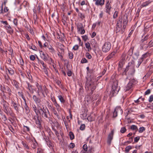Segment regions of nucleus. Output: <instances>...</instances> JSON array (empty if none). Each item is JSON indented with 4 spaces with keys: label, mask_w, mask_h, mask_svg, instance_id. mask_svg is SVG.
<instances>
[{
    "label": "nucleus",
    "mask_w": 153,
    "mask_h": 153,
    "mask_svg": "<svg viewBox=\"0 0 153 153\" xmlns=\"http://www.w3.org/2000/svg\"><path fill=\"white\" fill-rule=\"evenodd\" d=\"M118 83L117 81L114 82L112 87V91L111 92V96H115L118 93L120 88L117 86Z\"/></svg>",
    "instance_id": "nucleus-1"
},
{
    "label": "nucleus",
    "mask_w": 153,
    "mask_h": 153,
    "mask_svg": "<svg viewBox=\"0 0 153 153\" xmlns=\"http://www.w3.org/2000/svg\"><path fill=\"white\" fill-rule=\"evenodd\" d=\"M37 90L36 92L39 95H40V93H41L44 97H45V96L44 94V92H46L47 88L45 87H42L41 85H39L38 83L36 84Z\"/></svg>",
    "instance_id": "nucleus-2"
},
{
    "label": "nucleus",
    "mask_w": 153,
    "mask_h": 153,
    "mask_svg": "<svg viewBox=\"0 0 153 153\" xmlns=\"http://www.w3.org/2000/svg\"><path fill=\"white\" fill-rule=\"evenodd\" d=\"M111 45L110 42H107L105 43L102 47V51L105 52H108L111 48Z\"/></svg>",
    "instance_id": "nucleus-3"
},
{
    "label": "nucleus",
    "mask_w": 153,
    "mask_h": 153,
    "mask_svg": "<svg viewBox=\"0 0 153 153\" xmlns=\"http://www.w3.org/2000/svg\"><path fill=\"white\" fill-rule=\"evenodd\" d=\"M119 20L123 22V29H122V32H123V30L125 28L127 23V15H124Z\"/></svg>",
    "instance_id": "nucleus-4"
},
{
    "label": "nucleus",
    "mask_w": 153,
    "mask_h": 153,
    "mask_svg": "<svg viewBox=\"0 0 153 153\" xmlns=\"http://www.w3.org/2000/svg\"><path fill=\"white\" fill-rule=\"evenodd\" d=\"M122 26V21H120V20H119L117 22L116 26L115 28V31L116 33H118L121 30H122V28L121 29V27ZM124 30H123V31L122 32V30L121 31V33H122L124 31Z\"/></svg>",
    "instance_id": "nucleus-5"
},
{
    "label": "nucleus",
    "mask_w": 153,
    "mask_h": 153,
    "mask_svg": "<svg viewBox=\"0 0 153 153\" xmlns=\"http://www.w3.org/2000/svg\"><path fill=\"white\" fill-rule=\"evenodd\" d=\"M123 113V111L120 107H117L115 109L113 113V117H116L118 114H121Z\"/></svg>",
    "instance_id": "nucleus-6"
},
{
    "label": "nucleus",
    "mask_w": 153,
    "mask_h": 153,
    "mask_svg": "<svg viewBox=\"0 0 153 153\" xmlns=\"http://www.w3.org/2000/svg\"><path fill=\"white\" fill-rule=\"evenodd\" d=\"M40 57L44 60L45 61H46L48 60V56L47 54L45 53L42 51H40Z\"/></svg>",
    "instance_id": "nucleus-7"
},
{
    "label": "nucleus",
    "mask_w": 153,
    "mask_h": 153,
    "mask_svg": "<svg viewBox=\"0 0 153 153\" xmlns=\"http://www.w3.org/2000/svg\"><path fill=\"white\" fill-rule=\"evenodd\" d=\"M110 2L108 0L106 2L105 5V11L106 12L108 13H109L111 9V7L110 5Z\"/></svg>",
    "instance_id": "nucleus-8"
},
{
    "label": "nucleus",
    "mask_w": 153,
    "mask_h": 153,
    "mask_svg": "<svg viewBox=\"0 0 153 153\" xmlns=\"http://www.w3.org/2000/svg\"><path fill=\"white\" fill-rule=\"evenodd\" d=\"M114 131H111L110 133L109 134L108 137V139L107 140V143L109 144H110L111 141L113 137L114 134Z\"/></svg>",
    "instance_id": "nucleus-9"
},
{
    "label": "nucleus",
    "mask_w": 153,
    "mask_h": 153,
    "mask_svg": "<svg viewBox=\"0 0 153 153\" xmlns=\"http://www.w3.org/2000/svg\"><path fill=\"white\" fill-rule=\"evenodd\" d=\"M78 32H79L81 34H84L85 32V30L83 27L82 25L80 24L79 26L78 27Z\"/></svg>",
    "instance_id": "nucleus-10"
},
{
    "label": "nucleus",
    "mask_w": 153,
    "mask_h": 153,
    "mask_svg": "<svg viewBox=\"0 0 153 153\" xmlns=\"http://www.w3.org/2000/svg\"><path fill=\"white\" fill-rule=\"evenodd\" d=\"M4 27L7 30V32L10 34H11L13 33V30L11 28L9 24L7 25H5Z\"/></svg>",
    "instance_id": "nucleus-11"
},
{
    "label": "nucleus",
    "mask_w": 153,
    "mask_h": 153,
    "mask_svg": "<svg viewBox=\"0 0 153 153\" xmlns=\"http://www.w3.org/2000/svg\"><path fill=\"white\" fill-rule=\"evenodd\" d=\"M105 3V0H97L95 2V4L97 6H102Z\"/></svg>",
    "instance_id": "nucleus-12"
},
{
    "label": "nucleus",
    "mask_w": 153,
    "mask_h": 153,
    "mask_svg": "<svg viewBox=\"0 0 153 153\" xmlns=\"http://www.w3.org/2000/svg\"><path fill=\"white\" fill-rule=\"evenodd\" d=\"M38 108L39 114L42 116L43 115V114L45 113V111H48V109L46 108H45V109L43 107V109H42V108Z\"/></svg>",
    "instance_id": "nucleus-13"
},
{
    "label": "nucleus",
    "mask_w": 153,
    "mask_h": 153,
    "mask_svg": "<svg viewBox=\"0 0 153 153\" xmlns=\"http://www.w3.org/2000/svg\"><path fill=\"white\" fill-rule=\"evenodd\" d=\"M11 105L13 106L14 109L17 111H18L19 110V107L17 104L13 100L11 101Z\"/></svg>",
    "instance_id": "nucleus-14"
},
{
    "label": "nucleus",
    "mask_w": 153,
    "mask_h": 153,
    "mask_svg": "<svg viewBox=\"0 0 153 153\" xmlns=\"http://www.w3.org/2000/svg\"><path fill=\"white\" fill-rule=\"evenodd\" d=\"M32 144H31V147L33 149H35L36 146L37 145V143L35 140L34 138L33 139L31 140Z\"/></svg>",
    "instance_id": "nucleus-15"
},
{
    "label": "nucleus",
    "mask_w": 153,
    "mask_h": 153,
    "mask_svg": "<svg viewBox=\"0 0 153 153\" xmlns=\"http://www.w3.org/2000/svg\"><path fill=\"white\" fill-rule=\"evenodd\" d=\"M152 1H153L152 0H149L148 1H146V2L143 3L142 4V6L143 7H146L148 6L149 4Z\"/></svg>",
    "instance_id": "nucleus-16"
},
{
    "label": "nucleus",
    "mask_w": 153,
    "mask_h": 153,
    "mask_svg": "<svg viewBox=\"0 0 153 153\" xmlns=\"http://www.w3.org/2000/svg\"><path fill=\"white\" fill-rule=\"evenodd\" d=\"M33 99L36 102L39 103L41 102V100L39 98L37 97L36 95H34L33 96Z\"/></svg>",
    "instance_id": "nucleus-17"
},
{
    "label": "nucleus",
    "mask_w": 153,
    "mask_h": 153,
    "mask_svg": "<svg viewBox=\"0 0 153 153\" xmlns=\"http://www.w3.org/2000/svg\"><path fill=\"white\" fill-rule=\"evenodd\" d=\"M146 56H147L146 54H143V55L142 57H141L140 58V59H139V62H138V64L137 67H138L140 66V64H141V62H142V61H143V59L145 58L146 57Z\"/></svg>",
    "instance_id": "nucleus-18"
},
{
    "label": "nucleus",
    "mask_w": 153,
    "mask_h": 153,
    "mask_svg": "<svg viewBox=\"0 0 153 153\" xmlns=\"http://www.w3.org/2000/svg\"><path fill=\"white\" fill-rule=\"evenodd\" d=\"M85 46L88 51H89L91 50V48L89 42H87L85 44Z\"/></svg>",
    "instance_id": "nucleus-19"
},
{
    "label": "nucleus",
    "mask_w": 153,
    "mask_h": 153,
    "mask_svg": "<svg viewBox=\"0 0 153 153\" xmlns=\"http://www.w3.org/2000/svg\"><path fill=\"white\" fill-rule=\"evenodd\" d=\"M56 107L57 110L59 112L61 111V109L60 105L57 103V102L54 104Z\"/></svg>",
    "instance_id": "nucleus-20"
},
{
    "label": "nucleus",
    "mask_w": 153,
    "mask_h": 153,
    "mask_svg": "<svg viewBox=\"0 0 153 153\" xmlns=\"http://www.w3.org/2000/svg\"><path fill=\"white\" fill-rule=\"evenodd\" d=\"M115 54V52H112L107 57V60H109V59H111V58L113 57Z\"/></svg>",
    "instance_id": "nucleus-21"
},
{
    "label": "nucleus",
    "mask_w": 153,
    "mask_h": 153,
    "mask_svg": "<svg viewBox=\"0 0 153 153\" xmlns=\"http://www.w3.org/2000/svg\"><path fill=\"white\" fill-rule=\"evenodd\" d=\"M129 67L131 68L133 67V64H132L131 62V63H129L128 65L126 66V68H125L124 70V72H126L127 71L128 69V68Z\"/></svg>",
    "instance_id": "nucleus-22"
},
{
    "label": "nucleus",
    "mask_w": 153,
    "mask_h": 153,
    "mask_svg": "<svg viewBox=\"0 0 153 153\" xmlns=\"http://www.w3.org/2000/svg\"><path fill=\"white\" fill-rule=\"evenodd\" d=\"M6 70L8 71L9 74H10L11 75L13 74L14 73L13 70L11 68H6Z\"/></svg>",
    "instance_id": "nucleus-23"
},
{
    "label": "nucleus",
    "mask_w": 153,
    "mask_h": 153,
    "mask_svg": "<svg viewBox=\"0 0 153 153\" xmlns=\"http://www.w3.org/2000/svg\"><path fill=\"white\" fill-rule=\"evenodd\" d=\"M146 129V128L144 127H141L139 128V129L138 131L140 133L143 132Z\"/></svg>",
    "instance_id": "nucleus-24"
},
{
    "label": "nucleus",
    "mask_w": 153,
    "mask_h": 153,
    "mask_svg": "<svg viewBox=\"0 0 153 153\" xmlns=\"http://www.w3.org/2000/svg\"><path fill=\"white\" fill-rule=\"evenodd\" d=\"M69 135L70 136V138L71 140H73L74 138V136L72 132L70 131L69 132Z\"/></svg>",
    "instance_id": "nucleus-25"
},
{
    "label": "nucleus",
    "mask_w": 153,
    "mask_h": 153,
    "mask_svg": "<svg viewBox=\"0 0 153 153\" xmlns=\"http://www.w3.org/2000/svg\"><path fill=\"white\" fill-rule=\"evenodd\" d=\"M58 97L59 100L61 102L63 103L65 102V100L61 95L59 96Z\"/></svg>",
    "instance_id": "nucleus-26"
},
{
    "label": "nucleus",
    "mask_w": 153,
    "mask_h": 153,
    "mask_svg": "<svg viewBox=\"0 0 153 153\" xmlns=\"http://www.w3.org/2000/svg\"><path fill=\"white\" fill-rule=\"evenodd\" d=\"M133 48H131L128 51V54L130 56H132L133 54Z\"/></svg>",
    "instance_id": "nucleus-27"
},
{
    "label": "nucleus",
    "mask_w": 153,
    "mask_h": 153,
    "mask_svg": "<svg viewBox=\"0 0 153 153\" xmlns=\"http://www.w3.org/2000/svg\"><path fill=\"white\" fill-rule=\"evenodd\" d=\"M132 149V147L131 146H128L125 148V151L126 152H128L129 150Z\"/></svg>",
    "instance_id": "nucleus-28"
},
{
    "label": "nucleus",
    "mask_w": 153,
    "mask_h": 153,
    "mask_svg": "<svg viewBox=\"0 0 153 153\" xmlns=\"http://www.w3.org/2000/svg\"><path fill=\"white\" fill-rule=\"evenodd\" d=\"M48 111H45V113L43 114L42 115V117L45 118H47L48 117Z\"/></svg>",
    "instance_id": "nucleus-29"
},
{
    "label": "nucleus",
    "mask_w": 153,
    "mask_h": 153,
    "mask_svg": "<svg viewBox=\"0 0 153 153\" xmlns=\"http://www.w3.org/2000/svg\"><path fill=\"white\" fill-rule=\"evenodd\" d=\"M24 108L26 111H27V112H29V108L26 102H25V105Z\"/></svg>",
    "instance_id": "nucleus-30"
},
{
    "label": "nucleus",
    "mask_w": 153,
    "mask_h": 153,
    "mask_svg": "<svg viewBox=\"0 0 153 153\" xmlns=\"http://www.w3.org/2000/svg\"><path fill=\"white\" fill-rule=\"evenodd\" d=\"M133 139L132 137H131V138H129V140L128 141H127L125 142V145H127V143H130L131 142L133 141Z\"/></svg>",
    "instance_id": "nucleus-31"
},
{
    "label": "nucleus",
    "mask_w": 153,
    "mask_h": 153,
    "mask_svg": "<svg viewBox=\"0 0 153 153\" xmlns=\"http://www.w3.org/2000/svg\"><path fill=\"white\" fill-rule=\"evenodd\" d=\"M126 128L125 127H122L120 130V132L122 133H124L126 131Z\"/></svg>",
    "instance_id": "nucleus-32"
},
{
    "label": "nucleus",
    "mask_w": 153,
    "mask_h": 153,
    "mask_svg": "<svg viewBox=\"0 0 153 153\" xmlns=\"http://www.w3.org/2000/svg\"><path fill=\"white\" fill-rule=\"evenodd\" d=\"M48 48L50 50V52H51L52 53H53L54 52V49L51 46L48 47Z\"/></svg>",
    "instance_id": "nucleus-33"
},
{
    "label": "nucleus",
    "mask_w": 153,
    "mask_h": 153,
    "mask_svg": "<svg viewBox=\"0 0 153 153\" xmlns=\"http://www.w3.org/2000/svg\"><path fill=\"white\" fill-rule=\"evenodd\" d=\"M68 55L69 58L70 59H72L73 57V53L71 52H68Z\"/></svg>",
    "instance_id": "nucleus-34"
},
{
    "label": "nucleus",
    "mask_w": 153,
    "mask_h": 153,
    "mask_svg": "<svg viewBox=\"0 0 153 153\" xmlns=\"http://www.w3.org/2000/svg\"><path fill=\"white\" fill-rule=\"evenodd\" d=\"M27 88L29 89L30 91H31L32 90V88L31 85H30L29 83H27Z\"/></svg>",
    "instance_id": "nucleus-35"
},
{
    "label": "nucleus",
    "mask_w": 153,
    "mask_h": 153,
    "mask_svg": "<svg viewBox=\"0 0 153 153\" xmlns=\"http://www.w3.org/2000/svg\"><path fill=\"white\" fill-rule=\"evenodd\" d=\"M38 62L39 64L42 65V66H43V65H45V64L44 62L43 61L41 60H40L38 58Z\"/></svg>",
    "instance_id": "nucleus-36"
},
{
    "label": "nucleus",
    "mask_w": 153,
    "mask_h": 153,
    "mask_svg": "<svg viewBox=\"0 0 153 153\" xmlns=\"http://www.w3.org/2000/svg\"><path fill=\"white\" fill-rule=\"evenodd\" d=\"M87 62V60L85 58H82L81 61V62L82 63H86Z\"/></svg>",
    "instance_id": "nucleus-37"
},
{
    "label": "nucleus",
    "mask_w": 153,
    "mask_h": 153,
    "mask_svg": "<svg viewBox=\"0 0 153 153\" xmlns=\"http://www.w3.org/2000/svg\"><path fill=\"white\" fill-rule=\"evenodd\" d=\"M14 24L16 25L17 26L18 25V20L17 19H14L13 21Z\"/></svg>",
    "instance_id": "nucleus-38"
},
{
    "label": "nucleus",
    "mask_w": 153,
    "mask_h": 153,
    "mask_svg": "<svg viewBox=\"0 0 153 153\" xmlns=\"http://www.w3.org/2000/svg\"><path fill=\"white\" fill-rule=\"evenodd\" d=\"M88 153H93V149L92 148H89Z\"/></svg>",
    "instance_id": "nucleus-39"
},
{
    "label": "nucleus",
    "mask_w": 153,
    "mask_h": 153,
    "mask_svg": "<svg viewBox=\"0 0 153 153\" xmlns=\"http://www.w3.org/2000/svg\"><path fill=\"white\" fill-rule=\"evenodd\" d=\"M83 149L85 151H87L88 149V147L86 144H85L83 146Z\"/></svg>",
    "instance_id": "nucleus-40"
},
{
    "label": "nucleus",
    "mask_w": 153,
    "mask_h": 153,
    "mask_svg": "<svg viewBox=\"0 0 153 153\" xmlns=\"http://www.w3.org/2000/svg\"><path fill=\"white\" fill-rule=\"evenodd\" d=\"M86 56L89 59H91L92 57L91 55L88 53H86Z\"/></svg>",
    "instance_id": "nucleus-41"
},
{
    "label": "nucleus",
    "mask_w": 153,
    "mask_h": 153,
    "mask_svg": "<svg viewBox=\"0 0 153 153\" xmlns=\"http://www.w3.org/2000/svg\"><path fill=\"white\" fill-rule=\"evenodd\" d=\"M153 100V96L152 95L150 96L149 97V102H152Z\"/></svg>",
    "instance_id": "nucleus-42"
},
{
    "label": "nucleus",
    "mask_w": 153,
    "mask_h": 153,
    "mask_svg": "<svg viewBox=\"0 0 153 153\" xmlns=\"http://www.w3.org/2000/svg\"><path fill=\"white\" fill-rule=\"evenodd\" d=\"M85 128V126L84 124H82L81 125L80 128V129L81 130H84Z\"/></svg>",
    "instance_id": "nucleus-43"
},
{
    "label": "nucleus",
    "mask_w": 153,
    "mask_h": 153,
    "mask_svg": "<svg viewBox=\"0 0 153 153\" xmlns=\"http://www.w3.org/2000/svg\"><path fill=\"white\" fill-rule=\"evenodd\" d=\"M79 46L78 45H75L73 48V49L74 50H77L79 48Z\"/></svg>",
    "instance_id": "nucleus-44"
},
{
    "label": "nucleus",
    "mask_w": 153,
    "mask_h": 153,
    "mask_svg": "<svg viewBox=\"0 0 153 153\" xmlns=\"http://www.w3.org/2000/svg\"><path fill=\"white\" fill-rule=\"evenodd\" d=\"M118 16V12L117 11H115L113 15V18L114 19L116 18Z\"/></svg>",
    "instance_id": "nucleus-45"
},
{
    "label": "nucleus",
    "mask_w": 153,
    "mask_h": 153,
    "mask_svg": "<svg viewBox=\"0 0 153 153\" xmlns=\"http://www.w3.org/2000/svg\"><path fill=\"white\" fill-rule=\"evenodd\" d=\"M75 146V145L74 143H71L69 145V147L71 148H73Z\"/></svg>",
    "instance_id": "nucleus-46"
},
{
    "label": "nucleus",
    "mask_w": 153,
    "mask_h": 153,
    "mask_svg": "<svg viewBox=\"0 0 153 153\" xmlns=\"http://www.w3.org/2000/svg\"><path fill=\"white\" fill-rule=\"evenodd\" d=\"M43 150L40 148H39L37 149V153H42Z\"/></svg>",
    "instance_id": "nucleus-47"
},
{
    "label": "nucleus",
    "mask_w": 153,
    "mask_h": 153,
    "mask_svg": "<svg viewBox=\"0 0 153 153\" xmlns=\"http://www.w3.org/2000/svg\"><path fill=\"white\" fill-rule=\"evenodd\" d=\"M140 137L139 136H137L134 138V142H137L140 140Z\"/></svg>",
    "instance_id": "nucleus-48"
},
{
    "label": "nucleus",
    "mask_w": 153,
    "mask_h": 153,
    "mask_svg": "<svg viewBox=\"0 0 153 153\" xmlns=\"http://www.w3.org/2000/svg\"><path fill=\"white\" fill-rule=\"evenodd\" d=\"M30 59L32 61H33L35 59V56L34 55H31L30 57Z\"/></svg>",
    "instance_id": "nucleus-49"
},
{
    "label": "nucleus",
    "mask_w": 153,
    "mask_h": 153,
    "mask_svg": "<svg viewBox=\"0 0 153 153\" xmlns=\"http://www.w3.org/2000/svg\"><path fill=\"white\" fill-rule=\"evenodd\" d=\"M150 93V90L149 89H148L145 93V95H148Z\"/></svg>",
    "instance_id": "nucleus-50"
},
{
    "label": "nucleus",
    "mask_w": 153,
    "mask_h": 153,
    "mask_svg": "<svg viewBox=\"0 0 153 153\" xmlns=\"http://www.w3.org/2000/svg\"><path fill=\"white\" fill-rule=\"evenodd\" d=\"M82 38L83 40L85 41L88 39V36L86 35L82 36Z\"/></svg>",
    "instance_id": "nucleus-51"
},
{
    "label": "nucleus",
    "mask_w": 153,
    "mask_h": 153,
    "mask_svg": "<svg viewBox=\"0 0 153 153\" xmlns=\"http://www.w3.org/2000/svg\"><path fill=\"white\" fill-rule=\"evenodd\" d=\"M54 131H55V133L56 135L58 137V139L59 140V132L55 130H54Z\"/></svg>",
    "instance_id": "nucleus-52"
},
{
    "label": "nucleus",
    "mask_w": 153,
    "mask_h": 153,
    "mask_svg": "<svg viewBox=\"0 0 153 153\" xmlns=\"http://www.w3.org/2000/svg\"><path fill=\"white\" fill-rule=\"evenodd\" d=\"M51 100H52V102H53L54 104L55 103L57 102L56 101V99L54 97H51Z\"/></svg>",
    "instance_id": "nucleus-53"
},
{
    "label": "nucleus",
    "mask_w": 153,
    "mask_h": 153,
    "mask_svg": "<svg viewBox=\"0 0 153 153\" xmlns=\"http://www.w3.org/2000/svg\"><path fill=\"white\" fill-rule=\"evenodd\" d=\"M67 74L68 76H71V71H68L67 72Z\"/></svg>",
    "instance_id": "nucleus-54"
},
{
    "label": "nucleus",
    "mask_w": 153,
    "mask_h": 153,
    "mask_svg": "<svg viewBox=\"0 0 153 153\" xmlns=\"http://www.w3.org/2000/svg\"><path fill=\"white\" fill-rule=\"evenodd\" d=\"M43 70L44 72H45V74L46 75H48V72L47 71V68H45V69H43Z\"/></svg>",
    "instance_id": "nucleus-55"
},
{
    "label": "nucleus",
    "mask_w": 153,
    "mask_h": 153,
    "mask_svg": "<svg viewBox=\"0 0 153 153\" xmlns=\"http://www.w3.org/2000/svg\"><path fill=\"white\" fill-rule=\"evenodd\" d=\"M47 144L48 146L49 147H51L52 146V143L50 141H49L48 142H47Z\"/></svg>",
    "instance_id": "nucleus-56"
},
{
    "label": "nucleus",
    "mask_w": 153,
    "mask_h": 153,
    "mask_svg": "<svg viewBox=\"0 0 153 153\" xmlns=\"http://www.w3.org/2000/svg\"><path fill=\"white\" fill-rule=\"evenodd\" d=\"M9 9L8 7H5L4 9V12H7L8 11Z\"/></svg>",
    "instance_id": "nucleus-57"
},
{
    "label": "nucleus",
    "mask_w": 153,
    "mask_h": 153,
    "mask_svg": "<svg viewBox=\"0 0 153 153\" xmlns=\"http://www.w3.org/2000/svg\"><path fill=\"white\" fill-rule=\"evenodd\" d=\"M23 145L27 149H29V147H28V146L26 143H23Z\"/></svg>",
    "instance_id": "nucleus-58"
},
{
    "label": "nucleus",
    "mask_w": 153,
    "mask_h": 153,
    "mask_svg": "<svg viewBox=\"0 0 153 153\" xmlns=\"http://www.w3.org/2000/svg\"><path fill=\"white\" fill-rule=\"evenodd\" d=\"M96 35V33L95 32L92 33L91 37L92 38H94Z\"/></svg>",
    "instance_id": "nucleus-59"
},
{
    "label": "nucleus",
    "mask_w": 153,
    "mask_h": 153,
    "mask_svg": "<svg viewBox=\"0 0 153 153\" xmlns=\"http://www.w3.org/2000/svg\"><path fill=\"white\" fill-rule=\"evenodd\" d=\"M79 16L82 19L85 17L84 15L82 13L79 14Z\"/></svg>",
    "instance_id": "nucleus-60"
},
{
    "label": "nucleus",
    "mask_w": 153,
    "mask_h": 153,
    "mask_svg": "<svg viewBox=\"0 0 153 153\" xmlns=\"http://www.w3.org/2000/svg\"><path fill=\"white\" fill-rule=\"evenodd\" d=\"M1 22L2 23L5 24V25H8V24L7 21H1Z\"/></svg>",
    "instance_id": "nucleus-61"
},
{
    "label": "nucleus",
    "mask_w": 153,
    "mask_h": 153,
    "mask_svg": "<svg viewBox=\"0 0 153 153\" xmlns=\"http://www.w3.org/2000/svg\"><path fill=\"white\" fill-rule=\"evenodd\" d=\"M36 123L39 126L40 125V123L39 120L36 121Z\"/></svg>",
    "instance_id": "nucleus-62"
},
{
    "label": "nucleus",
    "mask_w": 153,
    "mask_h": 153,
    "mask_svg": "<svg viewBox=\"0 0 153 153\" xmlns=\"http://www.w3.org/2000/svg\"><path fill=\"white\" fill-rule=\"evenodd\" d=\"M139 116L142 119L144 118L145 117V116L143 114L140 115Z\"/></svg>",
    "instance_id": "nucleus-63"
},
{
    "label": "nucleus",
    "mask_w": 153,
    "mask_h": 153,
    "mask_svg": "<svg viewBox=\"0 0 153 153\" xmlns=\"http://www.w3.org/2000/svg\"><path fill=\"white\" fill-rule=\"evenodd\" d=\"M85 4V2L84 1H82L80 3V4L81 5H83Z\"/></svg>",
    "instance_id": "nucleus-64"
}]
</instances>
